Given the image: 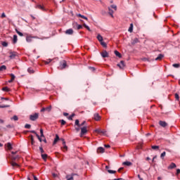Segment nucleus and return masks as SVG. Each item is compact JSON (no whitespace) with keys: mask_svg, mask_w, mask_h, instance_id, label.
Instances as JSON below:
<instances>
[{"mask_svg":"<svg viewBox=\"0 0 180 180\" xmlns=\"http://www.w3.org/2000/svg\"><path fill=\"white\" fill-rule=\"evenodd\" d=\"M96 133H98V134H101V133H102V129H96L95 130Z\"/></svg>","mask_w":180,"mask_h":180,"instance_id":"45","label":"nucleus"},{"mask_svg":"<svg viewBox=\"0 0 180 180\" xmlns=\"http://www.w3.org/2000/svg\"><path fill=\"white\" fill-rule=\"evenodd\" d=\"M13 43L14 44L18 43V35H16V34L13 35Z\"/></svg>","mask_w":180,"mask_h":180,"instance_id":"24","label":"nucleus"},{"mask_svg":"<svg viewBox=\"0 0 180 180\" xmlns=\"http://www.w3.org/2000/svg\"><path fill=\"white\" fill-rule=\"evenodd\" d=\"M30 127H31V125L29 124H26L25 125V129H30Z\"/></svg>","mask_w":180,"mask_h":180,"instance_id":"50","label":"nucleus"},{"mask_svg":"<svg viewBox=\"0 0 180 180\" xmlns=\"http://www.w3.org/2000/svg\"><path fill=\"white\" fill-rule=\"evenodd\" d=\"M94 119L96 122H98V120H101V116L99 115V113H95L94 115Z\"/></svg>","mask_w":180,"mask_h":180,"instance_id":"7","label":"nucleus"},{"mask_svg":"<svg viewBox=\"0 0 180 180\" xmlns=\"http://www.w3.org/2000/svg\"><path fill=\"white\" fill-rule=\"evenodd\" d=\"M6 147L8 148V150H12L13 147H12V144L11 143H8L6 145Z\"/></svg>","mask_w":180,"mask_h":180,"instance_id":"27","label":"nucleus"},{"mask_svg":"<svg viewBox=\"0 0 180 180\" xmlns=\"http://www.w3.org/2000/svg\"><path fill=\"white\" fill-rule=\"evenodd\" d=\"M39 150H40L41 154H43V153H44V150H43L42 147H39Z\"/></svg>","mask_w":180,"mask_h":180,"instance_id":"61","label":"nucleus"},{"mask_svg":"<svg viewBox=\"0 0 180 180\" xmlns=\"http://www.w3.org/2000/svg\"><path fill=\"white\" fill-rule=\"evenodd\" d=\"M52 61L51 59H48L47 60L45 61V64H50V62Z\"/></svg>","mask_w":180,"mask_h":180,"instance_id":"54","label":"nucleus"},{"mask_svg":"<svg viewBox=\"0 0 180 180\" xmlns=\"http://www.w3.org/2000/svg\"><path fill=\"white\" fill-rule=\"evenodd\" d=\"M86 121H83L82 124H80V127L82 126H84V124H86Z\"/></svg>","mask_w":180,"mask_h":180,"instance_id":"57","label":"nucleus"},{"mask_svg":"<svg viewBox=\"0 0 180 180\" xmlns=\"http://www.w3.org/2000/svg\"><path fill=\"white\" fill-rule=\"evenodd\" d=\"M101 46H103V47H108V45L106 44V42L103 41H101V42H100Z\"/></svg>","mask_w":180,"mask_h":180,"instance_id":"38","label":"nucleus"},{"mask_svg":"<svg viewBox=\"0 0 180 180\" xmlns=\"http://www.w3.org/2000/svg\"><path fill=\"white\" fill-rule=\"evenodd\" d=\"M37 37H32V36H28L26 37V41H27V43H31V41H32L33 39H36Z\"/></svg>","mask_w":180,"mask_h":180,"instance_id":"6","label":"nucleus"},{"mask_svg":"<svg viewBox=\"0 0 180 180\" xmlns=\"http://www.w3.org/2000/svg\"><path fill=\"white\" fill-rule=\"evenodd\" d=\"M65 34H74V30L72 29H68L65 31Z\"/></svg>","mask_w":180,"mask_h":180,"instance_id":"13","label":"nucleus"},{"mask_svg":"<svg viewBox=\"0 0 180 180\" xmlns=\"http://www.w3.org/2000/svg\"><path fill=\"white\" fill-rule=\"evenodd\" d=\"M2 91H4L5 92H9L11 89H9V88L6 86L2 88Z\"/></svg>","mask_w":180,"mask_h":180,"instance_id":"37","label":"nucleus"},{"mask_svg":"<svg viewBox=\"0 0 180 180\" xmlns=\"http://www.w3.org/2000/svg\"><path fill=\"white\" fill-rule=\"evenodd\" d=\"M108 13L109 15H110V16H112V18H113V10H112V8H110V7H108Z\"/></svg>","mask_w":180,"mask_h":180,"instance_id":"25","label":"nucleus"},{"mask_svg":"<svg viewBox=\"0 0 180 180\" xmlns=\"http://www.w3.org/2000/svg\"><path fill=\"white\" fill-rule=\"evenodd\" d=\"M80 130V137H82V136H85V134L88 133V127L86 126L81 127Z\"/></svg>","mask_w":180,"mask_h":180,"instance_id":"1","label":"nucleus"},{"mask_svg":"<svg viewBox=\"0 0 180 180\" xmlns=\"http://www.w3.org/2000/svg\"><path fill=\"white\" fill-rule=\"evenodd\" d=\"M11 120H15V122L19 120V118L17 115H14L12 118H11Z\"/></svg>","mask_w":180,"mask_h":180,"instance_id":"33","label":"nucleus"},{"mask_svg":"<svg viewBox=\"0 0 180 180\" xmlns=\"http://www.w3.org/2000/svg\"><path fill=\"white\" fill-rule=\"evenodd\" d=\"M174 168H176V165L174 162H172L167 167L169 169H174Z\"/></svg>","mask_w":180,"mask_h":180,"instance_id":"10","label":"nucleus"},{"mask_svg":"<svg viewBox=\"0 0 180 180\" xmlns=\"http://www.w3.org/2000/svg\"><path fill=\"white\" fill-rule=\"evenodd\" d=\"M172 67H174V68H179L180 64L179 63H174V64L172 65Z\"/></svg>","mask_w":180,"mask_h":180,"instance_id":"39","label":"nucleus"},{"mask_svg":"<svg viewBox=\"0 0 180 180\" xmlns=\"http://www.w3.org/2000/svg\"><path fill=\"white\" fill-rule=\"evenodd\" d=\"M84 27H85L86 30H89V32H91V28L89 27V26L86 25V24L84 23L83 24Z\"/></svg>","mask_w":180,"mask_h":180,"instance_id":"40","label":"nucleus"},{"mask_svg":"<svg viewBox=\"0 0 180 180\" xmlns=\"http://www.w3.org/2000/svg\"><path fill=\"white\" fill-rule=\"evenodd\" d=\"M105 169H107L109 174H116V171L109 169V166H105Z\"/></svg>","mask_w":180,"mask_h":180,"instance_id":"15","label":"nucleus"},{"mask_svg":"<svg viewBox=\"0 0 180 180\" xmlns=\"http://www.w3.org/2000/svg\"><path fill=\"white\" fill-rule=\"evenodd\" d=\"M75 175H77V174H71V176L70 177V174H68V175L66 176V179H67V180H74V176H75Z\"/></svg>","mask_w":180,"mask_h":180,"instance_id":"11","label":"nucleus"},{"mask_svg":"<svg viewBox=\"0 0 180 180\" xmlns=\"http://www.w3.org/2000/svg\"><path fill=\"white\" fill-rule=\"evenodd\" d=\"M123 165H127V167H130L131 165V162H124Z\"/></svg>","mask_w":180,"mask_h":180,"instance_id":"28","label":"nucleus"},{"mask_svg":"<svg viewBox=\"0 0 180 180\" xmlns=\"http://www.w3.org/2000/svg\"><path fill=\"white\" fill-rule=\"evenodd\" d=\"M30 133H33L35 136H36V134H37V133L35 132L34 130L30 131Z\"/></svg>","mask_w":180,"mask_h":180,"instance_id":"62","label":"nucleus"},{"mask_svg":"<svg viewBox=\"0 0 180 180\" xmlns=\"http://www.w3.org/2000/svg\"><path fill=\"white\" fill-rule=\"evenodd\" d=\"M45 110L46 112H51V105H49V106L45 108Z\"/></svg>","mask_w":180,"mask_h":180,"instance_id":"36","label":"nucleus"},{"mask_svg":"<svg viewBox=\"0 0 180 180\" xmlns=\"http://www.w3.org/2000/svg\"><path fill=\"white\" fill-rule=\"evenodd\" d=\"M164 58V55L162 54H159L158 56L155 59V61L161 60Z\"/></svg>","mask_w":180,"mask_h":180,"instance_id":"16","label":"nucleus"},{"mask_svg":"<svg viewBox=\"0 0 180 180\" xmlns=\"http://www.w3.org/2000/svg\"><path fill=\"white\" fill-rule=\"evenodd\" d=\"M124 61L121 60L120 63L117 64V67H119L121 70H123L124 68Z\"/></svg>","mask_w":180,"mask_h":180,"instance_id":"9","label":"nucleus"},{"mask_svg":"<svg viewBox=\"0 0 180 180\" xmlns=\"http://www.w3.org/2000/svg\"><path fill=\"white\" fill-rule=\"evenodd\" d=\"M2 46H3L4 47H8V43L4 41V42H2Z\"/></svg>","mask_w":180,"mask_h":180,"instance_id":"52","label":"nucleus"},{"mask_svg":"<svg viewBox=\"0 0 180 180\" xmlns=\"http://www.w3.org/2000/svg\"><path fill=\"white\" fill-rule=\"evenodd\" d=\"M80 127H77L75 128V130H77V131H79V130H81V128H79Z\"/></svg>","mask_w":180,"mask_h":180,"instance_id":"63","label":"nucleus"},{"mask_svg":"<svg viewBox=\"0 0 180 180\" xmlns=\"http://www.w3.org/2000/svg\"><path fill=\"white\" fill-rule=\"evenodd\" d=\"M1 18H6V15L5 14V13H2Z\"/></svg>","mask_w":180,"mask_h":180,"instance_id":"59","label":"nucleus"},{"mask_svg":"<svg viewBox=\"0 0 180 180\" xmlns=\"http://www.w3.org/2000/svg\"><path fill=\"white\" fill-rule=\"evenodd\" d=\"M11 165H12V167H19V165L18 163L15 162V161L11 162Z\"/></svg>","mask_w":180,"mask_h":180,"instance_id":"34","label":"nucleus"},{"mask_svg":"<svg viewBox=\"0 0 180 180\" xmlns=\"http://www.w3.org/2000/svg\"><path fill=\"white\" fill-rule=\"evenodd\" d=\"M128 31H129L130 33H131V32H133V24H132V23L130 25V27H129Z\"/></svg>","mask_w":180,"mask_h":180,"instance_id":"41","label":"nucleus"},{"mask_svg":"<svg viewBox=\"0 0 180 180\" xmlns=\"http://www.w3.org/2000/svg\"><path fill=\"white\" fill-rule=\"evenodd\" d=\"M20 158V156L16 155V156H12L11 160L12 161H18Z\"/></svg>","mask_w":180,"mask_h":180,"instance_id":"18","label":"nucleus"},{"mask_svg":"<svg viewBox=\"0 0 180 180\" xmlns=\"http://www.w3.org/2000/svg\"><path fill=\"white\" fill-rule=\"evenodd\" d=\"M29 74H34V70L32 68L27 69Z\"/></svg>","mask_w":180,"mask_h":180,"instance_id":"26","label":"nucleus"},{"mask_svg":"<svg viewBox=\"0 0 180 180\" xmlns=\"http://www.w3.org/2000/svg\"><path fill=\"white\" fill-rule=\"evenodd\" d=\"M138 42H139V39L136 38V39L134 40L133 44H135V43H138Z\"/></svg>","mask_w":180,"mask_h":180,"instance_id":"58","label":"nucleus"},{"mask_svg":"<svg viewBox=\"0 0 180 180\" xmlns=\"http://www.w3.org/2000/svg\"><path fill=\"white\" fill-rule=\"evenodd\" d=\"M165 155H166L165 152L162 153L161 155H160V158H164Z\"/></svg>","mask_w":180,"mask_h":180,"instance_id":"49","label":"nucleus"},{"mask_svg":"<svg viewBox=\"0 0 180 180\" xmlns=\"http://www.w3.org/2000/svg\"><path fill=\"white\" fill-rule=\"evenodd\" d=\"M30 119L32 122H34V120H37V119H39V114L38 113H34V115H31L30 116Z\"/></svg>","mask_w":180,"mask_h":180,"instance_id":"4","label":"nucleus"},{"mask_svg":"<svg viewBox=\"0 0 180 180\" xmlns=\"http://www.w3.org/2000/svg\"><path fill=\"white\" fill-rule=\"evenodd\" d=\"M101 54L103 58H106L107 57H109V53L106 51H103Z\"/></svg>","mask_w":180,"mask_h":180,"instance_id":"8","label":"nucleus"},{"mask_svg":"<svg viewBox=\"0 0 180 180\" xmlns=\"http://www.w3.org/2000/svg\"><path fill=\"white\" fill-rule=\"evenodd\" d=\"M75 126H77V127H81L79 120H75Z\"/></svg>","mask_w":180,"mask_h":180,"instance_id":"29","label":"nucleus"},{"mask_svg":"<svg viewBox=\"0 0 180 180\" xmlns=\"http://www.w3.org/2000/svg\"><path fill=\"white\" fill-rule=\"evenodd\" d=\"M78 18H82V19H84L85 20H88V18L85 17L84 15H82V14H77L76 15Z\"/></svg>","mask_w":180,"mask_h":180,"instance_id":"22","label":"nucleus"},{"mask_svg":"<svg viewBox=\"0 0 180 180\" xmlns=\"http://www.w3.org/2000/svg\"><path fill=\"white\" fill-rule=\"evenodd\" d=\"M179 174H180V169H177L176 172V175H179Z\"/></svg>","mask_w":180,"mask_h":180,"instance_id":"60","label":"nucleus"},{"mask_svg":"<svg viewBox=\"0 0 180 180\" xmlns=\"http://www.w3.org/2000/svg\"><path fill=\"white\" fill-rule=\"evenodd\" d=\"M37 8H38V9H40L41 11H45L44 7L41 5H37Z\"/></svg>","mask_w":180,"mask_h":180,"instance_id":"32","label":"nucleus"},{"mask_svg":"<svg viewBox=\"0 0 180 180\" xmlns=\"http://www.w3.org/2000/svg\"><path fill=\"white\" fill-rule=\"evenodd\" d=\"M15 32L18 36H20L21 37H23V33L20 32L18 29H15Z\"/></svg>","mask_w":180,"mask_h":180,"instance_id":"30","label":"nucleus"},{"mask_svg":"<svg viewBox=\"0 0 180 180\" xmlns=\"http://www.w3.org/2000/svg\"><path fill=\"white\" fill-rule=\"evenodd\" d=\"M72 27H73V29H75L76 30H80V29H82V25H78V22H73Z\"/></svg>","mask_w":180,"mask_h":180,"instance_id":"2","label":"nucleus"},{"mask_svg":"<svg viewBox=\"0 0 180 180\" xmlns=\"http://www.w3.org/2000/svg\"><path fill=\"white\" fill-rule=\"evenodd\" d=\"M9 105H0L1 108H9Z\"/></svg>","mask_w":180,"mask_h":180,"instance_id":"51","label":"nucleus"},{"mask_svg":"<svg viewBox=\"0 0 180 180\" xmlns=\"http://www.w3.org/2000/svg\"><path fill=\"white\" fill-rule=\"evenodd\" d=\"M114 53L117 57H118L119 58H122V54L120 53V52L115 51Z\"/></svg>","mask_w":180,"mask_h":180,"instance_id":"21","label":"nucleus"},{"mask_svg":"<svg viewBox=\"0 0 180 180\" xmlns=\"http://www.w3.org/2000/svg\"><path fill=\"white\" fill-rule=\"evenodd\" d=\"M174 96H175V99L176 101H179V94H174Z\"/></svg>","mask_w":180,"mask_h":180,"instance_id":"43","label":"nucleus"},{"mask_svg":"<svg viewBox=\"0 0 180 180\" xmlns=\"http://www.w3.org/2000/svg\"><path fill=\"white\" fill-rule=\"evenodd\" d=\"M159 124L160 126H161L162 127H167V126H168V124H167L165 122V121H160L159 122Z\"/></svg>","mask_w":180,"mask_h":180,"instance_id":"12","label":"nucleus"},{"mask_svg":"<svg viewBox=\"0 0 180 180\" xmlns=\"http://www.w3.org/2000/svg\"><path fill=\"white\" fill-rule=\"evenodd\" d=\"M89 69L92 71V72H94V71H96V69H95L94 67H89Z\"/></svg>","mask_w":180,"mask_h":180,"instance_id":"48","label":"nucleus"},{"mask_svg":"<svg viewBox=\"0 0 180 180\" xmlns=\"http://www.w3.org/2000/svg\"><path fill=\"white\" fill-rule=\"evenodd\" d=\"M97 153H105V148L99 147L97 148Z\"/></svg>","mask_w":180,"mask_h":180,"instance_id":"17","label":"nucleus"},{"mask_svg":"<svg viewBox=\"0 0 180 180\" xmlns=\"http://www.w3.org/2000/svg\"><path fill=\"white\" fill-rule=\"evenodd\" d=\"M41 158L46 161L47 160V154H41Z\"/></svg>","mask_w":180,"mask_h":180,"instance_id":"35","label":"nucleus"},{"mask_svg":"<svg viewBox=\"0 0 180 180\" xmlns=\"http://www.w3.org/2000/svg\"><path fill=\"white\" fill-rule=\"evenodd\" d=\"M63 147V151H67L68 150V147L65 146V141L64 139H62Z\"/></svg>","mask_w":180,"mask_h":180,"instance_id":"14","label":"nucleus"},{"mask_svg":"<svg viewBox=\"0 0 180 180\" xmlns=\"http://www.w3.org/2000/svg\"><path fill=\"white\" fill-rule=\"evenodd\" d=\"M60 123H61L62 126H64V124H65L66 122H65V120H61Z\"/></svg>","mask_w":180,"mask_h":180,"instance_id":"55","label":"nucleus"},{"mask_svg":"<svg viewBox=\"0 0 180 180\" xmlns=\"http://www.w3.org/2000/svg\"><path fill=\"white\" fill-rule=\"evenodd\" d=\"M41 112H46V108H42L41 109Z\"/></svg>","mask_w":180,"mask_h":180,"instance_id":"64","label":"nucleus"},{"mask_svg":"<svg viewBox=\"0 0 180 180\" xmlns=\"http://www.w3.org/2000/svg\"><path fill=\"white\" fill-rule=\"evenodd\" d=\"M10 75L11 77V79L8 80V82L11 84V82H13V81H15V75L13 74H11Z\"/></svg>","mask_w":180,"mask_h":180,"instance_id":"20","label":"nucleus"},{"mask_svg":"<svg viewBox=\"0 0 180 180\" xmlns=\"http://www.w3.org/2000/svg\"><path fill=\"white\" fill-rule=\"evenodd\" d=\"M110 8H112V9H115V11L117 10V6H116V5H111Z\"/></svg>","mask_w":180,"mask_h":180,"instance_id":"47","label":"nucleus"},{"mask_svg":"<svg viewBox=\"0 0 180 180\" xmlns=\"http://www.w3.org/2000/svg\"><path fill=\"white\" fill-rule=\"evenodd\" d=\"M64 68H67V61L63 60L60 63V65L58 67L59 70H64Z\"/></svg>","mask_w":180,"mask_h":180,"instance_id":"3","label":"nucleus"},{"mask_svg":"<svg viewBox=\"0 0 180 180\" xmlns=\"http://www.w3.org/2000/svg\"><path fill=\"white\" fill-rule=\"evenodd\" d=\"M58 140H60V136H58V134H56L53 141V144H57V141H58Z\"/></svg>","mask_w":180,"mask_h":180,"instance_id":"23","label":"nucleus"},{"mask_svg":"<svg viewBox=\"0 0 180 180\" xmlns=\"http://www.w3.org/2000/svg\"><path fill=\"white\" fill-rule=\"evenodd\" d=\"M18 56V53L17 52H10V56L9 58L11 59V60H13V58H15L16 57Z\"/></svg>","mask_w":180,"mask_h":180,"instance_id":"5","label":"nucleus"},{"mask_svg":"<svg viewBox=\"0 0 180 180\" xmlns=\"http://www.w3.org/2000/svg\"><path fill=\"white\" fill-rule=\"evenodd\" d=\"M74 116H75V114H72L71 115H70L68 117V120H72V117H74Z\"/></svg>","mask_w":180,"mask_h":180,"instance_id":"46","label":"nucleus"},{"mask_svg":"<svg viewBox=\"0 0 180 180\" xmlns=\"http://www.w3.org/2000/svg\"><path fill=\"white\" fill-rule=\"evenodd\" d=\"M97 40H98V41H100V43H101V41H103V37H101V35L100 34H98L97 35Z\"/></svg>","mask_w":180,"mask_h":180,"instance_id":"19","label":"nucleus"},{"mask_svg":"<svg viewBox=\"0 0 180 180\" xmlns=\"http://www.w3.org/2000/svg\"><path fill=\"white\" fill-rule=\"evenodd\" d=\"M151 148H152L153 150H158V149L160 148V146H153L151 147Z\"/></svg>","mask_w":180,"mask_h":180,"instance_id":"44","label":"nucleus"},{"mask_svg":"<svg viewBox=\"0 0 180 180\" xmlns=\"http://www.w3.org/2000/svg\"><path fill=\"white\" fill-rule=\"evenodd\" d=\"M5 70H6V66L5 65L0 67V71H5Z\"/></svg>","mask_w":180,"mask_h":180,"instance_id":"31","label":"nucleus"},{"mask_svg":"<svg viewBox=\"0 0 180 180\" xmlns=\"http://www.w3.org/2000/svg\"><path fill=\"white\" fill-rule=\"evenodd\" d=\"M36 136L37 137L38 140L41 143V138H40V136H39L37 134H36Z\"/></svg>","mask_w":180,"mask_h":180,"instance_id":"56","label":"nucleus"},{"mask_svg":"<svg viewBox=\"0 0 180 180\" xmlns=\"http://www.w3.org/2000/svg\"><path fill=\"white\" fill-rule=\"evenodd\" d=\"M31 137V144L33 146L34 144V139L33 138V135H30Z\"/></svg>","mask_w":180,"mask_h":180,"instance_id":"42","label":"nucleus"},{"mask_svg":"<svg viewBox=\"0 0 180 180\" xmlns=\"http://www.w3.org/2000/svg\"><path fill=\"white\" fill-rule=\"evenodd\" d=\"M40 134H41V137H44V134H43V129H40Z\"/></svg>","mask_w":180,"mask_h":180,"instance_id":"53","label":"nucleus"}]
</instances>
